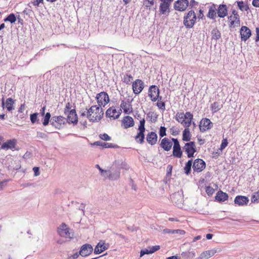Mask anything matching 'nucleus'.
Segmentation results:
<instances>
[{
    "label": "nucleus",
    "instance_id": "423d86ee",
    "mask_svg": "<svg viewBox=\"0 0 259 259\" xmlns=\"http://www.w3.org/2000/svg\"><path fill=\"white\" fill-rule=\"evenodd\" d=\"M183 148L188 158L193 157L194 153L197 151L196 144L193 141L185 143Z\"/></svg>",
    "mask_w": 259,
    "mask_h": 259
},
{
    "label": "nucleus",
    "instance_id": "39448f33",
    "mask_svg": "<svg viewBox=\"0 0 259 259\" xmlns=\"http://www.w3.org/2000/svg\"><path fill=\"white\" fill-rule=\"evenodd\" d=\"M96 99L98 103V106L105 107L110 101V98L108 94L105 92H101L97 94Z\"/></svg>",
    "mask_w": 259,
    "mask_h": 259
},
{
    "label": "nucleus",
    "instance_id": "f8f14e48",
    "mask_svg": "<svg viewBox=\"0 0 259 259\" xmlns=\"http://www.w3.org/2000/svg\"><path fill=\"white\" fill-rule=\"evenodd\" d=\"M205 167L206 163L202 159L197 158L193 163L192 168L193 170L197 172L202 171L205 169Z\"/></svg>",
    "mask_w": 259,
    "mask_h": 259
},
{
    "label": "nucleus",
    "instance_id": "a18cd8bd",
    "mask_svg": "<svg viewBox=\"0 0 259 259\" xmlns=\"http://www.w3.org/2000/svg\"><path fill=\"white\" fill-rule=\"evenodd\" d=\"M237 4L239 9L242 11H247L248 8L247 5L243 1L237 2Z\"/></svg>",
    "mask_w": 259,
    "mask_h": 259
},
{
    "label": "nucleus",
    "instance_id": "7ed1b4c3",
    "mask_svg": "<svg viewBox=\"0 0 259 259\" xmlns=\"http://www.w3.org/2000/svg\"><path fill=\"white\" fill-rule=\"evenodd\" d=\"M196 19L194 11L190 10L184 17V24L187 28H192L196 22Z\"/></svg>",
    "mask_w": 259,
    "mask_h": 259
},
{
    "label": "nucleus",
    "instance_id": "f3484780",
    "mask_svg": "<svg viewBox=\"0 0 259 259\" xmlns=\"http://www.w3.org/2000/svg\"><path fill=\"white\" fill-rule=\"evenodd\" d=\"M144 84L141 79H137L133 82L132 88L133 93L138 95L143 90Z\"/></svg>",
    "mask_w": 259,
    "mask_h": 259
},
{
    "label": "nucleus",
    "instance_id": "ddd939ff",
    "mask_svg": "<svg viewBox=\"0 0 259 259\" xmlns=\"http://www.w3.org/2000/svg\"><path fill=\"white\" fill-rule=\"evenodd\" d=\"M66 122V119L62 116H55L52 118L51 124L58 129H60Z\"/></svg>",
    "mask_w": 259,
    "mask_h": 259
},
{
    "label": "nucleus",
    "instance_id": "f03ea898",
    "mask_svg": "<svg viewBox=\"0 0 259 259\" xmlns=\"http://www.w3.org/2000/svg\"><path fill=\"white\" fill-rule=\"evenodd\" d=\"M103 114L102 108L97 105L92 106L88 111L87 117L92 122L98 121L101 119Z\"/></svg>",
    "mask_w": 259,
    "mask_h": 259
},
{
    "label": "nucleus",
    "instance_id": "6ab92c4d",
    "mask_svg": "<svg viewBox=\"0 0 259 259\" xmlns=\"http://www.w3.org/2000/svg\"><path fill=\"white\" fill-rule=\"evenodd\" d=\"M120 108L123 109V112L126 114H130L133 112V107L128 100L121 101Z\"/></svg>",
    "mask_w": 259,
    "mask_h": 259
},
{
    "label": "nucleus",
    "instance_id": "1a4fd4ad",
    "mask_svg": "<svg viewBox=\"0 0 259 259\" xmlns=\"http://www.w3.org/2000/svg\"><path fill=\"white\" fill-rule=\"evenodd\" d=\"M174 0H160L159 13L161 15H168L170 12V6Z\"/></svg>",
    "mask_w": 259,
    "mask_h": 259
},
{
    "label": "nucleus",
    "instance_id": "ea45409f",
    "mask_svg": "<svg viewBox=\"0 0 259 259\" xmlns=\"http://www.w3.org/2000/svg\"><path fill=\"white\" fill-rule=\"evenodd\" d=\"M133 79V76L131 74H125L123 75L122 80L126 84H130Z\"/></svg>",
    "mask_w": 259,
    "mask_h": 259
},
{
    "label": "nucleus",
    "instance_id": "412c9836",
    "mask_svg": "<svg viewBox=\"0 0 259 259\" xmlns=\"http://www.w3.org/2000/svg\"><path fill=\"white\" fill-rule=\"evenodd\" d=\"M93 250V248L91 244H85L81 247L79 254L82 256H87L91 254Z\"/></svg>",
    "mask_w": 259,
    "mask_h": 259
},
{
    "label": "nucleus",
    "instance_id": "603ef678",
    "mask_svg": "<svg viewBox=\"0 0 259 259\" xmlns=\"http://www.w3.org/2000/svg\"><path fill=\"white\" fill-rule=\"evenodd\" d=\"M37 115L38 114L37 113H35L30 115V120L32 123H34L36 122Z\"/></svg>",
    "mask_w": 259,
    "mask_h": 259
},
{
    "label": "nucleus",
    "instance_id": "69168bd1",
    "mask_svg": "<svg viewBox=\"0 0 259 259\" xmlns=\"http://www.w3.org/2000/svg\"><path fill=\"white\" fill-rule=\"evenodd\" d=\"M96 167L99 169L101 174L103 175L104 172H106L107 171L102 169L98 164L96 165Z\"/></svg>",
    "mask_w": 259,
    "mask_h": 259
},
{
    "label": "nucleus",
    "instance_id": "4d7b16f0",
    "mask_svg": "<svg viewBox=\"0 0 259 259\" xmlns=\"http://www.w3.org/2000/svg\"><path fill=\"white\" fill-rule=\"evenodd\" d=\"M33 170L34 171V175L35 176H38L40 175L39 168L38 167H34L33 168Z\"/></svg>",
    "mask_w": 259,
    "mask_h": 259
},
{
    "label": "nucleus",
    "instance_id": "6e6552de",
    "mask_svg": "<svg viewBox=\"0 0 259 259\" xmlns=\"http://www.w3.org/2000/svg\"><path fill=\"white\" fill-rule=\"evenodd\" d=\"M174 145L172 147V156L177 158H181L183 156V151L181 149L179 141L177 139L172 138Z\"/></svg>",
    "mask_w": 259,
    "mask_h": 259
},
{
    "label": "nucleus",
    "instance_id": "f257e3e1",
    "mask_svg": "<svg viewBox=\"0 0 259 259\" xmlns=\"http://www.w3.org/2000/svg\"><path fill=\"white\" fill-rule=\"evenodd\" d=\"M193 115L190 112H177L175 119L184 127H190L192 124Z\"/></svg>",
    "mask_w": 259,
    "mask_h": 259
},
{
    "label": "nucleus",
    "instance_id": "bf43d9fd",
    "mask_svg": "<svg viewBox=\"0 0 259 259\" xmlns=\"http://www.w3.org/2000/svg\"><path fill=\"white\" fill-rule=\"evenodd\" d=\"M43 0H34L32 4L35 6H38L40 3H42Z\"/></svg>",
    "mask_w": 259,
    "mask_h": 259
},
{
    "label": "nucleus",
    "instance_id": "b1692460",
    "mask_svg": "<svg viewBox=\"0 0 259 259\" xmlns=\"http://www.w3.org/2000/svg\"><path fill=\"white\" fill-rule=\"evenodd\" d=\"M108 244H106L104 241H100L96 245L94 249L95 254H100L107 249Z\"/></svg>",
    "mask_w": 259,
    "mask_h": 259
},
{
    "label": "nucleus",
    "instance_id": "774afa93",
    "mask_svg": "<svg viewBox=\"0 0 259 259\" xmlns=\"http://www.w3.org/2000/svg\"><path fill=\"white\" fill-rule=\"evenodd\" d=\"M166 259H179V257L177 255H175V256L168 257L166 258Z\"/></svg>",
    "mask_w": 259,
    "mask_h": 259
},
{
    "label": "nucleus",
    "instance_id": "338daca9",
    "mask_svg": "<svg viewBox=\"0 0 259 259\" xmlns=\"http://www.w3.org/2000/svg\"><path fill=\"white\" fill-rule=\"evenodd\" d=\"M46 110V107L44 106L41 108V109L40 110V113L41 114V115H44L45 114Z\"/></svg>",
    "mask_w": 259,
    "mask_h": 259
},
{
    "label": "nucleus",
    "instance_id": "cd10ccee",
    "mask_svg": "<svg viewBox=\"0 0 259 259\" xmlns=\"http://www.w3.org/2000/svg\"><path fill=\"white\" fill-rule=\"evenodd\" d=\"M2 104L3 107L5 106L7 110L9 111H11L14 109V101L11 98H8L5 102L4 98H3L2 100Z\"/></svg>",
    "mask_w": 259,
    "mask_h": 259
},
{
    "label": "nucleus",
    "instance_id": "a878e982",
    "mask_svg": "<svg viewBox=\"0 0 259 259\" xmlns=\"http://www.w3.org/2000/svg\"><path fill=\"white\" fill-rule=\"evenodd\" d=\"M67 121L69 123L77 124L78 122L77 116L74 109H71L67 116Z\"/></svg>",
    "mask_w": 259,
    "mask_h": 259
},
{
    "label": "nucleus",
    "instance_id": "72a5a7b5",
    "mask_svg": "<svg viewBox=\"0 0 259 259\" xmlns=\"http://www.w3.org/2000/svg\"><path fill=\"white\" fill-rule=\"evenodd\" d=\"M164 232L167 234H177L179 235H184L186 234V232L183 230L177 229L171 230L166 229L163 230Z\"/></svg>",
    "mask_w": 259,
    "mask_h": 259
},
{
    "label": "nucleus",
    "instance_id": "2f4dec72",
    "mask_svg": "<svg viewBox=\"0 0 259 259\" xmlns=\"http://www.w3.org/2000/svg\"><path fill=\"white\" fill-rule=\"evenodd\" d=\"M216 10V5L214 4H212L209 8L207 17L211 19H215L217 16Z\"/></svg>",
    "mask_w": 259,
    "mask_h": 259
},
{
    "label": "nucleus",
    "instance_id": "e2e57ef3",
    "mask_svg": "<svg viewBox=\"0 0 259 259\" xmlns=\"http://www.w3.org/2000/svg\"><path fill=\"white\" fill-rule=\"evenodd\" d=\"M252 5L255 7H259V0H253Z\"/></svg>",
    "mask_w": 259,
    "mask_h": 259
},
{
    "label": "nucleus",
    "instance_id": "393cba45",
    "mask_svg": "<svg viewBox=\"0 0 259 259\" xmlns=\"http://www.w3.org/2000/svg\"><path fill=\"white\" fill-rule=\"evenodd\" d=\"M121 123L124 128H128L134 125V121L132 117L125 116L123 118Z\"/></svg>",
    "mask_w": 259,
    "mask_h": 259
},
{
    "label": "nucleus",
    "instance_id": "3c124183",
    "mask_svg": "<svg viewBox=\"0 0 259 259\" xmlns=\"http://www.w3.org/2000/svg\"><path fill=\"white\" fill-rule=\"evenodd\" d=\"M99 137L104 141H110L111 140V137L105 133L100 134Z\"/></svg>",
    "mask_w": 259,
    "mask_h": 259
},
{
    "label": "nucleus",
    "instance_id": "0e129e2a",
    "mask_svg": "<svg viewBox=\"0 0 259 259\" xmlns=\"http://www.w3.org/2000/svg\"><path fill=\"white\" fill-rule=\"evenodd\" d=\"M6 184V182H0V190H3Z\"/></svg>",
    "mask_w": 259,
    "mask_h": 259
},
{
    "label": "nucleus",
    "instance_id": "c85d7f7f",
    "mask_svg": "<svg viewBox=\"0 0 259 259\" xmlns=\"http://www.w3.org/2000/svg\"><path fill=\"white\" fill-rule=\"evenodd\" d=\"M218 17L224 18L228 14V8L226 5H220L217 9Z\"/></svg>",
    "mask_w": 259,
    "mask_h": 259
},
{
    "label": "nucleus",
    "instance_id": "9d476101",
    "mask_svg": "<svg viewBox=\"0 0 259 259\" xmlns=\"http://www.w3.org/2000/svg\"><path fill=\"white\" fill-rule=\"evenodd\" d=\"M160 90L158 88L153 85L149 87L148 89V96L150 97L151 101L154 102L158 99L160 96Z\"/></svg>",
    "mask_w": 259,
    "mask_h": 259
},
{
    "label": "nucleus",
    "instance_id": "4be33fe9",
    "mask_svg": "<svg viewBox=\"0 0 259 259\" xmlns=\"http://www.w3.org/2000/svg\"><path fill=\"white\" fill-rule=\"evenodd\" d=\"M158 140V136L155 132H149L146 136V141L151 146L155 145Z\"/></svg>",
    "mask_w": 259,
    "mask_h": 259
},
{
    "label": "nucleus",
    "instance_id": "9b49d317",
    "mask_svg": "<svg viewBox=\"0 0 259 259\" xmlns=\"http://www.w3.org/2000/svg\"><path fill=\"white\" fill-rule=\"evenodd\" d=\"M213 126V123L210 120L207 118H202L199 124L200 132L204 133L211 129Z\"/></svg>",
    "mask_w": 259,
    "mask_h": 259
},
{
    "label": "nucleus",
    "instance_id": "c03bdc74",
    "mask_svg": "<svg viewBox=\"0 0 259 259\" xmlns=\"http://www.w3.org/2000/svg\"><path fill=\"white\" fill-rule=\"evenodd\" d=\"M4 21L5 22L6 21H9L11 23H15L16 21V18L14 14H11L8 16L5 19Z\"/></svg>",
    "mask_w": 259,
    "mask_h": 259
},
{
    "label": "nucleus",
    "instance_id": "0eeeda50",
    "mask_svg": "<svg viewBox=\"0 0 259 259\" xmlns=\"http://www.w3.org/2000/svg\"><path fill=\"white\" fill-rule=\"evenodd\" d=\"M121 109L118 107L112 106L109 108L106 112V116L112 119H116L119 118L121 114Z\"/></svg>",
    "mask_w": 259,
    "mask_h": 259
},
{
    "label": "nucleus",
    "instance_id": "f704fd0d",
    "mask_svg": "<svg viewBox=\"0 0 259 259\" xmlns=\"http://www.w3.org/2000/svg\"><path fill=\"white\" fill-rule=\"evenodd\" d=\"M93 145H96V146H102L103 148H115L116 147V145H114L112 143H104V142H101L100 141H97V142H94Z\"/></svg>",
    "mask_w": 259,
    "mask_h": 259
},
{
    "label": "nucleus",
    "instance_id": "7c9ffc66",
    "mask_svg": "<svg viewBox=\"0 0 259 259\" xmlns=\"http://www.w3.org/2000/svg\"><path fill=\"white\" fill-rule=\"evenodd\" d=\"M185 129L183 131L182 140L183 141L189 142H191V134L189 129V127H184Z\"/></svg>",
    "mask_w": 259,
    "mask_h": 259
},
{
    "label": "nucleus",
    "instance_id": "4c0bfd02",
    "mask_svg": "<svg viewBox=\"0 0 259 259\" xmlns=\"http://www.w3.org/2000/svg\"><path fill=\"white\" fill-rule=\"evenodd\" d=\"M192 164V160H189L186 163L185 166L184 168L185 173L188 175L190 174L191 170V167Z\"/></svg>",
    "mask_w": 259,
    "mask_h": 259
},
{
    "label": "nucleus",
    "instance_id": "473e14b6",
    "mask_svg": "<svg viewBox=\"0 0 259 259\" xmlns=\"http://www.w3.org/2000/svg\"><path fill=\"white\" fill-rule=\"evenodd\" d=\"M215 253L214 250H209L202 252L200 255L201 259H208L212 256Z\"/></svg>",
    "mask_w": 259,
    "mask_h": 259
},
{
    "label": "nucleus",
    "instance_id": "864d4df0",
    "mask_svg": "<svg viewBox=\"0 0 259 259\" xmlns=\"http://www.w3.org/2000/svg\"><path fill=\"white\" fill-rule=\"evenodd\" d=\"M150 253H152L150 249H144V250H142L141 251V252H140V256H143L145 254H150Z\"/></svg>",
    "mask_w": 259,
    "mask_h": 259
},
{
    "label": "nucleus",
    "instance_id": "052dcab7",
    "mask_svg": "<svg viewBox=\"0 0 259 259\" xmlns=\"http://www.w3.org/2000/svg\"><path fill=\"white\" fill-rule=\"evenodd\" d=\"M79 253L76 252L68 257V259H75L79 256Z\"/></svg>",
    "mask_w": 259,
    "mask_h": 259
},
{
    "label": "nucleus",
    "instance_id": "13d9d810",
    "mask_svg": "<svg viewBox=\"0 0 259 259\" xmlns=\"http://www.w3.org/2000/svg\"><path fill=\"white\" fill-rule=\"evenodd\" d=\"M159 249H160V246L159 245L153 246L151 248H150L152 253L158 250Z\"/></svg>",
    "mask_w": 259,
    "mask_h": 259
},
{
    "label": "nucleus",
    "instance_id": "5701e85b",
    "mask_svg": "<svg viewBox=\"0 0 259 259\" xmlns=\"http://www.w3.org/2000/svg\"><path fill=\"white\" fill-rule=\"evenodd\" d=\"M16 143L17 141L15 139L7 140L6 142L4 143L2 145L1 149L6 150L8 149L14 150L15 149Z\"/></svg>",
    "mask_w": 259,
    "mask_h": 259
},
{
    "label": "nucleus",
    "instance_id": "e433bc0d",
    "mask_svg": "<svg viewBox=\"0 0 259 259\" xmlns=\"http://www.w3.org/2000/svg\"><path fill=\"white\" fill-rule=\"evenodd\" d=\"M222 107V104H220L217 102H214L211 104L210 108L212 113H216L219 110H220Z\"/></svg>",
    "mask_w": 259,
    "mask_h": 259
},
{
    "label": "nucleus",
    "instance_id": "5fc2aeb1",
    "mask_svg": "<svg viewBox=\"0 0 259 259\" xmlns=\"http://www.w3.org/2000/svg\"><path fill=\"white\" fill-rule=\"evenodd\" d=\"M178 197L181 198V195L179 194H173L171 196V199L174 202L177 203V202L175 201V199L177 198Z\"/></svg>",
    "mask_w": 259,
    "mask_h": 259
},
{
    "label": "nucleus",
    "instance_id": "09e8293b",
    "mask_svg": "<svg viewBox=\"0 0 259 259\" xmlns=\"http://www.w3.org/2000/svg\"><path fill=\"white\" fill-rule=\"evenodd\" d=\"M50 117V113L49 112L47 113L45 116L44 120L42 123L44 125L46 126L48 124Z\"/></svg>",
    "mask_w": 259,
    "mask_h": 259
},
{
    "label": "nucleus",
    "instance_id": "a211bd4d",
    "mask_svg": "<svg viewBox=\"0 0 259 259\" xmlns=\"http://www.w3.org/2000/svg\"><path fill=\"white\" fill-rule=\"evenodd\" d=\"M189 2L188 0H178L174 4V9L179 11H184L188 7Z\"/></svg>",
    "mask_w": 259,
    "mask_h": 259
},
{
    "label": "nucleus",
    "instance_id": "a19ab883",
    "mask_svg": "<svg viewBox=\"0 0 259 259\" xmlns=\"http://www.w3.org/2000/svg\"><path fill=\"white\" fill-rule=\"evenodd\" d=\"M155 1L156 0H144L143 5L146 8H150L154 5Z\"/></svg>",
    "mask_w": 259,
    "mask_h": 259
},
{
    "label": "nucleus",
    "instance_id": "49530a36",
    "mask_svg": "<svg viewBox=\"0 0 259 259\" xmlns=\"http://www.w3.org/2000/svg\"><path fill=\"white\" fill-rule=\"evenodd\" d=\"M159 135L161 138H163L166 135V128L164 126H160L159 131Z\"/></svg>",
    "mask_w": 259,
    "mask_h": 259
},
{
    "label": "nucleus",
    "instance_id": "de8ad7c7",
    "mask_svg": "<svg viewBox=\"0 0 259 259\" xmlns=\"http://www.w3.org/2000/svg\"><path fill=\"white\" fill-rule=\"evenodd\" d=\"M214 189L212 187L207 186L205 188V192L209 196H212L214 193Z\"/></svg>",
    "mask_w": 259,
    "mask_h": 259
},
{
    "label": "nucleus",
    "instance_id": "aec40b11",
    "mask_svg": "<svg viewBox=\"0 0 259 259\" xmlns=\"http://www.w3.org/2000/svg\"><path fill=\"white\" fill-rule=\"evenodd\" d=\"M240 34L241 40L245 41L250 37L251 32L247 27L243 26L240 28Z\"/></svg>",
    "mask_w": 259,
    "mask_h": 259
},
{
    "label": "nucleus",
    "instance_id": "c756f323",
    "mask_svg": "<svg viewBox=\"0 0 259 259\" xmlns=\"http://www.w3.org/2000/svg\"><path fill=\"white\" fill-rule=\"evenodd\" d=\"M228 195L226 193L220 190L217 192L215 199L217 201L221 202L228 200Z\"/></svg>",
    "mask_w": 259,
    "mask_h": 259
},
{
    "label": "nucleus",
    "instance_id": "c9c22d12",
    "mask_svg": "<svg viewBox=\"0 0 259 259\" xmlns=\"http://www.w3.org/2000/svg\"><path fill=\"white\" fill-rule=\"evenodd\" d=\"M156 106L157 108L161 110L162 112L165 110V102L162 100L161 96L159 97L158 99L157 100Z\"/></svg>",
    "mask_w": 259,
    "mask_h": 259
},
{
    "label": "nucleus",
    "instance_id": "4468645a",
    "mask_svg": "<svg viewBox=\"0 0 259 259\" xmlns=\"http://www.w3.org/2000/svg\"><path fill=\"white\" fill-rule=\"evenodd\" d=\"M58 234L61 236L65 238H72L73 234L71 236L70 229L67 227L65 223H62L58 229Z\"/></svg>",
    "mask_w": 259,
    "mask_h": 259
},
{
    "label": "nucleus",
    "instance_id": "58836bf2",
    "mask_svg": "<svg viewBox=\"0 0 259 259\" xmlns=\"http://www.w3.org/2000/svg\"><path fill=\"white\" fill-rule=\"evenodd\" d=\"M212 39L218 40L221 38V35L220 31L217 28L213 29L211 31Z\"/></svg>",
    "mask_w": 259,
    "mask_h": 259
},
{
    "label": "nucleus",
    "instance_id": "680f3d73",
    "mask_svg": "<svg viewBox=\"0 0 259 259\" xmlns=\"http://www.w3.org/2000/svg\"><path fill=\"white\" fill-rule=\"evenodd\" d=\"M256 37L255 39V41H259V28H256Z\"/></svg>",
    "mask_w": 259,
    "mask_h": 259
},
{
    "label": "nucleus",
    "instance_id": "37998d69",
    "mask_svg": "<svg viewBox=\"0 0 259 259\" xmlns=\"http://www.w3.org/2000/svg\"><path fill=\"white\" fill-rule=\"evenodd\" d=\"M169 132L172 136H177L179 134L180 131L178 127H176L175 126H173L170 128Z\"/></svg>",
    "mask_w": 259,
    "mask_h": 259
},
{
    "label": "nucleus",
    "instance_id": "2eb2a0df",
    "mask_svg": "<svg viewBox=\"0 0 259 259\" xmlns=\"http://www.w3.org/2000/svg\"><path fill=\"white\" fill-rule=\"evenodd\" d=\"M230 27H235L240 25V18L238 13L235 11H232V14L228 17Z\"/></svg>",
    "mask_w": 259,
    "mask_h": 259
},
{
    "label": "nucleus",
    "instance_id": "bb28decb",
    "mask_svg": "<svg viewBox=\"0 0 259 259\" xmlns=\"http://www.w3.org/2000/svg\"><path fill=\"white\" fill-rule=\"evenodd\" d=\"M249 202L247 197L241 195L237 196L234 199V203L239 206L247 205Z\"/></svg>",
    "mask_w": 259,
    "mask_h": 259
},
{
    "label": "nucleus",
    "instance_id": "20e7f679",
    "mask_svg": "<svg viewBox=\"0 0 259 259\" xmlns=\"http://www.w3.org/2000/svg\"><path fill=\"white\" fill-rule=\"evenodd\" d=\"M145 120L144 118L141 119L140 121V124L138 127V131L137 135L135 137V140L140 144H143L144 142L145 132Z\"/></svg>",
    "mask_w": 259,
    "mask_h": 259
},
{
    "label": "nucleus",
    "instance_id": "dca6fc26",
    "mask_svg": "<svg viewBox=\"0 0 259 259\" xmlns=\"http://www.w3.org/2000/svg\"><path fill=\"white\" fill-rule=\"evenodd\" d=\"M159 145L164 151H170L172 145H174L173 141H172V138L171 139L166 137L162 138L160 141Z\"/></svg>",
    "mask_w": 259,
    "mask_h": 259
},
{
    "label": "nucleus",
    "instance_id": "6e6d98bb",
    "mask_svg": "<svg viewBox=\"0 0 259 259\" xmlns=\"http://www.w3.org/2000/svg\"><path fill=\"white\" fill-rule=\"evenodd\" d=\"M71 104L69 102L67 103L66 104L64 112L65 113L67 112H69V111L71 110Z\"/></svg>",
    "mask_w": 259,
    "mask_h": 259
},
{
    "label": "nucleus",
    "instance_id": "8fccbe9b",
    "mask_svg": "<svg viewBox=\"0 0 259 259\" xmlns=\"http://www.w3.org/2000/svg\"><path fill=\"white\" fill-rule=\"evenodd\" d=\"M228 144V142L227 138L223 139L222 141L220 149L221 150H223L227 146Z\"/></svg>",
    "mask_w": 259,
    "mask_h": 259
},
{
    "label": "nucleus",
    "instance_id": "79ce46f5",
    "mask_svg": "<svg viewBox=\"0 0 259 259\" xmlns=\"http://www.w3.org/2000/svg\"><path fill=\"white\" fill-rule=\"evenodd\" d=\"M251 202L252 203H259V191L253 194L251 197Z\"/></svg>",
    "mask_w": 259,
    "mask_h": 259
}]
</instances>
